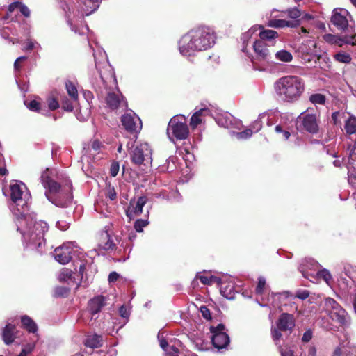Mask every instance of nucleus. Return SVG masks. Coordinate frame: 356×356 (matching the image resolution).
I'll return each mask as SVG.
<instances>
[{
	"label": "nucleus",
	"instance_id": "obj_1",
	"mask_svg": "<svg viewBox=\"0 0 356 356\" xmlns=\"http://www.w3.org/2000/svg\"><path fill=\"white\" fill-rule=\"evenodd\" d=\"M214 42L213 35L208 31L198 28L185 34L179 42L180 53L191 56L195 51L206 50Z\"/></svg>",
	"mask_w": 356,
	"mask_h": 356
},
{
	"label": "nucleus",
	"instance_id": "obj_2",
	"mask_svg": "<svg viewBox=\"0 0 356 356\" xmlns=\"http://www.w3.org/2000/svg\"><path fill=\"white\" fill-rule=\"evenodd\" d=\"M277 97L284 102H297L305 90L304 80L295 75H287L278 79L275 83Z\"/></svg>",
	"mask_w": 356,
	"mask_h": 356
},
{
	"label": "nucleus",
	"instance_id": "obj_3",
	"mask_svg": "<svg viewBox=\"0 0 356 356\" xmlns=\"http://www.w3.org/2000/svg\"><path fill=\"white\" fill-rule=\"evenodd\" d=\"M19 223L24 222L26 223V231H22L18 226L17 230L20 231L25 241L30 245L33 246L38 250H40L45 243L44 235L49 230L47 223L42 220H35L30 215L22 213L18 218Z\"/></svg>",
	"mask_w": 356,
	"mask_h": 356
},
{
	"label": "nucleus",
	"instance_id": "obj_4",
	"mask_svg": "<svg viewBox=\"0 0 356 356\" xmlns=\"http://www.w3.org/2000/svg\"><path fill=\"white\" fill-rule=\"evenodd\" d=\"M323 308L330 318L341 326L349 323L350 316L348 312L333 298L324 299Z\"/></svg>",
	"mask_w": 356,
	"mask_h": 356
},
{
	"label": "nucleus",
	"instance_id": "obj_5",
	"mask_svg": "<svg viewBox=\"0 0 356 356\" xmlns=\"http://www.w3.org/2000/svg\"><path fill=\"white\" fill-rule=\"evenodd\" d=\"M167 134L170 138L172 136L177 140L186 139L189 135V129L186 118L183 115L172 118L168 123Z\"/></svg>",
	"mask_w": 356,
	"mask_h": 356
},
{
	"label": "nucleus",
	"instance_id": "obj_6",
	"mask_svg": "<svg viewBox=\"0 0 356 356\" xmlns=\"http://www.w3.org/2000/svg\"><path fill=\"white\" fill-rule=\"evenodd\" d=\"M152 150L147 143L136 145L130 152L131 161L137 166L151 165L152 162Z\"/></svg>",
	"mask_w": 356,
	"mask_h": 356
},
{
	"label": "nucleus",
	"instance_id": "obj_7",
	"mask_svg": "<svg viewBox=\"0 0 356 356\" xmlns=\"http://www.w3.org/2000/svg\"><path fill=\"white\" fill-rule=\"evenodd\" d=\"M298 122L300 123V127L302 130L309 134H316L319 131L316 115V114L310 113L309 110L302 113L298 116Z\"/></svg>",
	"mask_w": 356,
	"mask_h": 356
},
{
	"label": "nucleus",
	"instance_id": "obj_8",
	"mask_svg": "<svg viewBox=\"0 0 356 356\" xmlns=\"http://www.w3.org/2000/svg\"><path fill=\"white\" fill-rule=\"evenodd\" d=\"M123 127L129 133H138L142 128L140 119L135 113H125L121 117Z\"/></svg>",
	"mask_w": 356,
	"mask_h": 356
},
{
	"label": "nucleus",
	"instance_id": "obj_9",
	"mask_svg": "<svg viewBox=\"0 0 356 356\" xmlns=\"http://www.w3.org/2000/svg\"><path fill=\"white\" fill-rule=\"evenodd\" d=\"M72 184L67 188L62 189L51 200L53 204L58 207H67L72 202Z\"/></svg>",
	"mask_w": 356,
	"mask_h": 356
},
{
	"label": "nucleus",
	"instance_id": "obj_10",
	"mask_svg": "<svg viewBox=\"0 0 356 356\" xmlns=\"http://www.w3.org/2000/svg\"><path fill=\"white\" fill-rule=\"evenodd\" d=\"M296 325V319L293 314L286 312L282 313L276 322L278 330L282 332H292Z\"/></svg>",
	"mask_w": 356,
	"mask_h": 356
},
{
	"label": "nucleus",
	"instance_id": "obj_11",
	"mask_svg": "<svg viewBox=\"0 0 356 356\" xmlns=\"http://www.w3.org/2000/svg\"><path fill=\"white\" fill-rule=\"evenodd\" d=\"M73 248L68 244L56 248L54 250V258L62 264H67L72 258Z\"/></svg>",
	"mask_w": 356,
	"mask_h": 356
},
{
	"label": "nucleus",
	"instance_id": "obj_12",
	"mask_svg": "<svg viewBox=\"0 0 356 356\" xmlns=\"http://www.w3.org/2000/svg\"><path fill=\"white\" fill-rule=\"evenodd\" d=\"M106 103L111 110H116L121 106L127 108L128 104L127 100L124 99L123 95L114 92H108L106 97Z\"/></svg>",
	"mask_w": 356,
	"mask_h": 356
},
{
	"label": "nucleus",
	"instance_id": "obj_13",
	"mask_svg": "<svg viewBox=\"0 0 356 356\" xmlns=\"http://www.w3.org/2000/svg\"><path fill=\"white\" fill-rule=\"evenodd\" d=\"M43 186L51 194H58L60 190V185L52 179L50 176V171L47 169L44 171L40 177Z\"/></svg>",
	"mask_w": 356,
	"mask_h": 356
},
{
	"label": "nucleus",
	"instance_id": "obj_14",
	"mask_svg": "<svg viewBox=\"0 0 356 356\" xmlns=\"http://www.w3.org/2000/svg\"><path fill=\"white\" fill-rule=\"evenodd\" d=\"M268 44L263 40H256L253 44V49L259 60H266L270 57V51L267 48Z\"/></svg>",
	"mask_w": 356,
	"mask_h": 356
},
{
	"label": "nucleus",
	"instance_id": "obj_15",
	"mask_svg": "<svg viewBox=\"0 0 356 356\" xmlns=\"http://www.w3.org/2000/svg\"><path fill=\"white\" fill-rule=\"evenodd\" d=\"M147 200V197L145 196H140L137 200L135 205L132 202V201L130 202V206L129 207L128 209L126 211L127 216L129 218L131 217L132 214H134L136 216H138L142 213L143 211V207L146 204Z\"/></svg>",
	"mask_w": 356,
	"mask_h": 356
},
{
	"label": "nucleus",
	"instance_id": "obj_16",
	"mask_svg": "<svg viewBox=\"0 0 356 356\" xmlns=\"http://www.w3.org/2000/svg\"><path fill=\"white\" fill-rule=\"evenodd\" d=\"M105 305V298L102 296H97L89 300L88 307L90 313L94 316L99 313Z\"/></svg>",
	"mask_w": 356,
	"mask_h": 356
},
{
	"label": "nucleus",
	"instance_id": "obj_17",
	"mask_svg": "<svg viewBox=\"0 0 356 356\" xmlns=\"http://www.w3.org/2000/svg\"><path fill=\"white\" fill-rule=\"evenodd\" d=\"M98 246L106 251H112L116 249V245L111 238L108 232H103L98 239Z\"/></svg>",
	"mask_w": 356,
	"mask_h": 356
},
{
	"label": "nucleus",
	"instance_id": "obj_18",
	"mask_svg": "<svg viewBox=\"0 0 356 356\" xmlns=\"http://www.w3.org/2000/svg\"><path fill=\"white\" fill-rule=\"evenodd\" d=\"M213 346L218 349L226 348L229 344V337L227 333H218L211 338Z\"/></svg>",
	"mask_w": 356,
	"mask_h": 356
},
{
	"label": "nucleus",
	"instance_id": "obj_19",
	"mask_svg": "<svg viewBox=\"0 0 356 356\" xmlns=\"http://www.w3.org/2000/svg\"><path fill=\"white\" fill-rule=\"evenodd\" d=\"M16 326L15 325L8 323L3 330L2 339L6 345H10L14 342L16 338Z\"/></svg>",
	"mask_w": 356,
	"mask_h": 356
},
{
	"label": "nucleus",
	"instance_id": "obj_20",
	"mask_svg": "<svg viewBox=\"0 0 356 356\" xmlns=\"http://www.w3.org/2000/svg\"><path fill=\"white\" fill-rule=\"evenodd\" d=\"M331 22L340 31L346 30L348 25L346 17L337 11L333 12Z\"/></svg>",
	"mask_w": 356,
	"mask_h": 356
},
{
	"label": "nucleus",
	"instance_id": "obj_21",
	"mask_svg": "<svg viewBox=\"0 0 356 356\" xmlns=\"http://www.w3.org/2000/svg\"><path fill=\"white\" fill-rule=\"evenodd\" d=\"M210 110L207 108H204L195 112L191 118L190 125L193 129L196 128L202 122V117L209 115Z\"/></svg>",
	"mask_w": 356,
	"mask_h": 356
},
{
	"label": "nucleus",
	"instance_id": "obj_22",
	"mask_svg": "<svg viewBox=\"0 0 356 356\" xmlns=\"http://www.w3.org/2000/svg\"><path fill=\"white\" fill-rule=\"evenodd\" d=\"M300 25V20L293 22L285 19H272L268 22V26L273 28L297 27Z\"/></svg>",
	"mask_w": 356,
	"mask_h": 356
},
{
	"label": "nucleus",
	"instance_id": "obj_23",
	"mask_svg": "<svg viewBox=\"0 0 356 356\" xmlns=\"http://www.w3.org/2000/svg\"><path fill=\"white\" fill-rule=\"evenodd\" d=\"M22 327L29 333H35L38 331V325L29 316L24 315L21 317Z\"/></svg>",
	"mask_w": 356,
	"mask_h": 356
},
{
	"label": "nucleus",
	"instance_id": "obj_24",
	"mask_svg": "<svg viewBox=\"0 0 356 356\" xmlns=\"http://www.w3.org/2000/svg\"><path fill=\"white\" fill-rule=\"evenodd\" d=\"M99 76L105 88L108 86L109 83L116 82L115 74L109 67H107V69H105L104 72L100 71Z\"/></svg>",
	"mask_w": 356,
	"mask_h": 356
},
{
	"label": "nucleus",
	"instance_id": "obj_25",
	"mask_svg": "<svg viewBox=\"0 0 356 356\" xmlns=\"http://www.w3.org/2000/svg\"><path fill=\"white\" fill-rule=\"evenodd\" d=\"M10 199L11 200L17 203L18 201L22 200V196L23 194V191L18 184H11L10 186Z\"/></svg>",
	"mask_w": 356,
	"mask_h": 356
},
{
	"label": "nucleus",
	"instance_id": "obj_26",
	"mask_svg": "<svg viewBox=\"0 0 356 356\" xmlns=\"http://www.w3.org/2000/svg\"><path fill=\"white\" fill-rule=\"evenodd\" d=\"M278 35L277 32L275 31L264 29L259 33L260 39L259 40H263L265 42L268 41L272 43V45H273V40L277 38Z\"/></svg>",
	"mask_w": 356,
	"mask_h": 356
},
{
	"label": "nucleus",
	"instance_id": "obj_27",
	"mask_svg": "<svg viewBox=\"0 0 356 356\" xmlns=\"http://www.w3.org/2000/svg\"><path fill=\"white\" fill-rule=\"evenodd\" d=\"M85 346L92 348H96L102 346V337L98 334L88 336Z\"/></svg>",
	"mask_w": 356,
	"mask_h": 356
},
{
	"label": "nucleus",
	"instance_id": "obj_28",
	"mask_svg": "<svg viewBox=\"0 0 356 356\" xmlns=\"http://www.w3.org/2000/svg\"><path fill=\"white\" fill-rule=\"evenodd\" d=\"M344 129L346 134L352 135L356 133V117L350 115L345 121Z\"/></svg>",
	"mask_w": 356,
	"mask_h": 356
},
{
	"label": "nucleus",
	"instance_id": "obj_29",
	"mask_svg": "<svg viewBox=\"0 0 356 356\" xmlns=\"http://www.w3.org/2000/svg\"><path fill=\"white\" fill-rule=\"evenodd\" d=\"M65 88L72 100H74V102L77 101L79 94L75 84L71 81H67L65 83Z\"/></svg>",
	"mask_w": 356,
	"mask_h": 356
},
{
	"label": "nucleus",
	"instance_id": "obj_30",
	"mask_svg": "<svg viewBox=\"0 0 356 356\" xmlns=\"http://www.w3.org/2000/svg\"><path fill=\"white\" fill-rule=\"evenodd\" d=\"M196 277L200 280L202 284L204 285H211L213 283H220V279L216 276L211 275L210 277H207L205 275H197Z\"/></svg>",
	"mask_w": 356,
	"mask_h": 356
},
{
	"label": "nucleus",
	"instance_id": "obj_31",
	"mask_svg": "<svg viewBox=\"0 0 356 356\" xmlns=\"http://www.w3.org/2000/svg\"><path fill=\"white\" fill-rule=\"evenodd\" d=\"M275 57L280 61L289 63L293 59L292 54L286 50H280L275 53Z\"/></svg>",
	"mask_w": 356,
	"mask_h": 356
},
{
	"label": "nucleus",
	"instance_id": "obj_32",
	"mask_svg": "<svg viewBox=\"0 0 356 356\" xmlns=\"http://www.w3.org/2000/svg\"><path fill=\"white\" fill-rule=\"evenodd\" d=\"M324 39L325 40V41H327L331 44H338L339 47H341L342 43L345 42V41H346V37L344 38V39H341V38H337V36L332 35V34L325 35Z\"/></svg>",
	"mask_w": 356,
	"mask_h": 356
},
{
	"label": "nucleus",
	"instance_id": "obj_33",
	"mask_svg": "<svg viewBox=\"0 0 356 356\" xmlns=\"http://www.w3.org/2000/svg\"><path fill=\"white\" fill-rule=\"evenodd\" d=\"M334 58L341 63H349L351 61V56L349 54L339 52L334 56Z\"/></svg>",
	"mask_w": 356,
	"mask_h": 356
},
{
	"label": "nucleus",
	"instance_id": "obj_34",
	"mask_svg": "<svg viewBox=\"0 0 356 356\" xmlns=\"http://www.w3.org/2000/svg\"><path fill=\"white\" fill-rule=\"evenodd\" d=\"M74 100L69 99L66 97H64L61 100L62 109L67 112H72L74 110L73 102Z\"/></svg>",
	"mask_w": 356,
	"mask_h": 356
},
{
	"label": "nucleus",
	"instance_id": "obj_35",
	"mask_svg": "<svg viewBox=\"0 0 356 356\" xmlns=\"http://www.w3.org/2000/svg\"><path fill=\"white\" fill-rule=\"evenodd\" d=\"M26 106L30 111L33 112L40 113L42 109L41 103L35 99L30 101Z\"/></svg>",
	"mask_w": 356,
	"mask_h": 356
},
{
	"label": "nucleus",
	"instance_id": "obj_36",
	"mask_svg": "<svg viewBox=\"0 0 356 356\" xmlns=\"http://www.w3.org/2000/svg\"><path fill=\"white\" fill-rule=\"evenodd\" d=\"M309 100L313 104H324L325 103V97L322 94H314L309 97Z\"/></svg>",
	"mask_w": 356,
	"mask_h": 356
},
{
	"label": "nucleus",
	"instance_id": "obj_37",
	"mask_svg": "<svg viewBox=\"0 0 356 356\" xmlns=\"http://www.w3.org/2000/svg\"><path fill=\"white\" fill-rule=\"evenodd\" d=\"M148 225V221L147 220L138 219L134 222V229L137 232H142L143 231V227H146Z\"/></svg>",
	"mask_w": 356,
	"mask_h": 356
},
{
	"label": "nucleus",
	"instance_id": "obj_38",
	"mask_svg": "<svg viewBox=\"0 0 356 356\" xmlns=\"http://www.w3.org/2000/svg\"><path fill=\"white\" fill-rule=\"evenodd\" d=\"M47 101L48 108L50 111H55L59 108V106H60L59 102L55 97H48Z\"/></svg>",
	"mask_w": 356,
	"mask_h": 356
},
{
	"label": "nucleus",
	"instance_id": "obj_39",
	"mask_svg": "<svg viewBox=\"0 0 356 356\" xmlns=\"http://www.w3.org/2000/svg\"><path fill=\"white\" fill-rule=\"evenodd\" d=\"M266 286V280L265 278L260 277L258 279V284L255 289V292L257 294L261 295L264 293V288Z\"/></svg>",
	"mask_w": 356,
	"mask_h": 356
},
{
	"label": "nucleus",
	"instance_id": "obj_40",
	"mask_svg": "<svg viewBox=\"0 0 356 356\" xmlns=\"http://www.w3.org/2000/svg\"><path fill=\"white\" fill-rule=\"evenodd\" d=\"M284 13H287L288 16L290 18L294 19H298L301 15L300 10L298 9L297 8H289L287 10H286Z\"/></svg>",
	"mask_w": 356,
	"mask_h": 356
},
{
	"label": "nucleus",
	"instance_id": "obj_41",
	"mask_svg": "<svg viewBox=\"0 0 356 356\" xmlns=\"http://www.w3.org/2000/svg\"><path fill=\"white\" fill-rule=\"evenodd\" d=\"M275 131L278 134H282V138L284 140H288L291 136V134L289 131L284 130L283 127L281 125H277L275 127Z\"/></svg>",
	"mask_w": 356,
	"mask_h": 356
},
{
	"label": "nucleus",
	"instance_id": "obj_42",
	"mask_svg": "<svg viewBox=\"0 0 356 356\" xmlns=\"http://www.w3.org/2000/svg\"><path fill=\"white\" fill-rule=\"evenodd\" d=\"M165 356H180L181 352L175 346H170L165 351Z\"/></svg>",
	"mask_w": 356,
	"mask_h": 356
},
{
	"label": "nucleus",
	"instance_id": "obj_43",
	"mask_svg": "<svg viewBox=\"0 0 356 356\" xmlns=\"http://www.w3.org/2000/svg\"><path fill=\"white\" fill-rule=\"evenodd\" d=\"M317 275L319 278L323 279L327 283H328L329 281L332 279V275H331L330 273L326 269H323L321 270H319L318 272Z\"/></svg>",
	"mask_w": 356,
	"mask_h": 356
},
{
	"label": "nucleus",
	"instance_id": "obj_44",
	"mask_svg": "<svg viewBox=\"0 0 356 356\" xmlns=\"http://www.w3.org/2000/svg\"><path fill=\"white\" fill-rule=\"evenodd\" d=\"M200 311L201 314L204 318H205L207 321L211 320L212 317H211L210 310L209 309V308L207 306H205V305L201 306L200 308Z\"/></svg>",
	"mask_w": 356,
	"mask_h": 356
},
{
	"label": "nucleus",
	"instance_id": "obj_45",
	"mask_svg": "<svg viewBox=\"0 0 356 356\" xmlns=\"http://www.w3.org/2000/svg\"><path fill=\"white\" fill-rule=\"evenodd\" d=\"M27 59L26 56L18 57L14 63V70L15 72H19L22 70V63Z\"/></svg>",
	"mask_w": 356,
	"mask_h": 356
},
{
	"label": "nucleus",
	"instance_id": "obj_46",
	"mask_svg": "<svg viewBox=\"0 0 356 356\" xmlns=\"http://www.w3.org/2000/svg\"><path fill=\"white\" fill-rule=\"evenodd\" d=\"M55 293L58 297H66L70 293V289L66 287L60 286L56 288Z\"/></svg>",
	"mask_w": 356,
	"mask_h": 356
},
{
	"label": "nucleus",
	"instance_id": "obj_47",
	"mask_svg": "<svg viewBox=\"0 0 356 356\" xmlns=\"http://www.w3.org/2000/svg\"><path fill=\"white\" fill-rule=\"evenodd\" d=\"M252 134V129L249 128L243 131L237 133V138L239 139H247L251 137Z\"/></svg>",
	"mask_w": 356,
	"mask_h": 356
},
{
	"label": "nucleus",
	"instance_id": "obj_48",
	"mask_svg": "<svg viewBox=\"0 0 356 356\" xmlns=\"http://www.w3.org/2000/svg\"><path fill=\"white\" fill-rule=\"evenodd\" d=\"M281 332L282 331L278 330V327L277 326L276 327L271 328V336L275 341H279L282 338V334Z\"/></svg>",
	"mask_w": 356,
	"mask_h": 356
},
{
	"label": "nucleus",
	"instance_id": "obj_49",
	"mask_svg": "<svg viewBox=\"0 0 356 356\" xmlns=\"http://www.w3.org/2000/svg\"><path fill=\"white\" fill-rule=\"evenodd\" d=\"M119 169H120L119 163L117 161H113L111 163V168H110L111 176L115 177L119 172Z\"/></svg>",
	"mask_w": 356,
	"mask_h": 356
},
{
	"label": "nucleus",
	"instance_id": "obj_50",
	"mask_svg": "<svg viewBox=\"0 0 356 356\" xmlns=\"http://www.w3.org/2000/svg\"><path fill=\"white\" fill-rule=\"evenodd\" d=\"M225 327L223 324L220 323L217 326H211L210 327V332L213 334H218V333H225L224 332Z\"/></svg>",
	"mask_w": 356,
	"mask_h": 356
},
{
	"label": "nucleus",
	"instance_id": "obj_51",
	"mask_svg": "<svg viewBox=\"0 0 356 356\" xmlns=\"http://www.w3.org/2000/svg\"><path fill=\"white\" fill-rule=\"evenodd\" d=\"M309 294L310 293L307 290H300L296 292L295 298L304 300L309 296Z\"/></svg>",
	"mask_w": 356,
	"mask_h": 356
},
{
	"label": "nucleus",
	"instance_id": "obj_52",
	"mask_svg": "<svg viewBox=\"0 0 356 356\" xmlns=\"http://www.w3.org/2000/svg\"><path fill=\"white\" fill-rule=\"evenodd\" d=\"M19 10L22 15H23L25 17H29L31 15L30 10L29 8L24 5L23 3L21 2V4L19 6Z\"/></svg>",
	"mask_w": 356,
	"mask_h": 356
},
{
	"label": "nucleus",
	"instance_id": "obj_53",
	"mask_svg": "<svg viewBox=\"0 0 356 356\" xmlns=\"http://www.w3.org/2000/svg\"><path fill=\"white\" fill-rule=\"evenodd\" d=\"M158 339L159 341V346L164 351L170 346L162 335L158 334Z\"/></svg>",
	"mask_w": 356,
	"mask_h": 356
},
{
	"label": "nucleus",
	"instance_id": "obj_54",
	"mask_svg": "<svg viewBox=\"0 0 356 356\" xmlns=\"http://www.w3.org/2000/svg\"><path fill=\"white\" fill-rule=\"evenodd\" d=\"M106 196V197L109 198L111 200H114L116 199L117 193L113 187H109L108 188Z\"/></svg>",
	"mask_w": 356,
	"mask_h": 356
},
{
	"label": "nucleus",
	"instance_id": "obj_55",
	"mask_svg": "<svg viewBox=\"0 0 356 356\" xmlns=\"http://www.w3.org/2000/svg\"><path fill=\"white\" fill-rule=\"evenodd\" d=\"M262 127V123L261 120H255L251 125L250 129H252V133L259 131Z\"/></svg>",
	"mask_w": 356,
	"mask_h": 356
},
{
	"label": "nucleus",
	"instance_id": "obj_56",
	"mask_svg": "<svg viewBox=\"0 0 356 356\" xmlns=\"http://www.w3.org/2000/svg\"><path fill=\"white\" fill-rule=\"evenodd\" d=\"M119 314L121 317L124 318H128L129 316V312L124 305H122L120 307Z\"/></svg>",
	"mask_w": 356,
	"mask_h": 356
},
{
	"label": "nucleus",
	"instance_id": "obj_57",
	"mask_svg": "<svg viewBox=\"0 0 356 356\" xmlns=\"http://www.w3.org/2000/svg\"><path fill=\"white\" fill-rule=\"evenodd\" d=\"M313 334L311 330H307L302 335V341L303 342L307 343L311 341L312 339Z\"/></svg>",
	"mask_w": 356,
	"mask_h": 356
},
{
	"label": "nucleus",
	"instance_id": "obj_58",
	"mask_svg": "<svg viewBox=\"0 0 356 356\" xmlns=\"http://www.w3.org/2000/svg\"><path fill=\"white\" fill-rule=\"evenodd\" d=\"M21 4L20 1L13 2L8 6V10L9 13H13L15 9L19 8Z\"/></svg>",
	"mask_w": 356,
	"mask_h": 356
},
{
	"label": "nucleus",
	"instance_id": "obj_59",
	"mask_svg": "<svg viewBox=\"0 0 356 356\" xmlns=\"http://www.w3.org/2000/svg\"><path fill=\"white\" fill-rule=\"evenodd\" d=\"M119 277V274L113 271L109 274L108 280L110 283L115 282L118 280Z\"/></svg>",
	"mask_w": 356,
	"mask_h": 356
},
{
	"label": "nucleus",
	"instance_id": "obj_60",
	"mask_svg": "<svg viewBox=\"0 0 356 356\" xmlns=\"http://www.w3.org/2000/svg\"><path fill=\"white\" fill-rule=\"evenodd\" d=\"M102 147V143L97 140H94L91 145V147L95 152H98Z\"/></svg>",
	"mask_w": 356,
	"mask_h": 356
},
{
	"label": "nucleus",
	"instance_id": "obj_61",
	"mask_svg": "<svg viewBox=\"0 0 356 356\" xmlns=\"http://www.w3.org/2000/svg\"><path fill=\"white\" fill-rule=\"evenodd\" d=\"M73 274L72 271L69 269H65L62 272V275L65 279H72Z\"/></svg>",
	"mask_w": 356,
	"mask_h": 356
},
{
	"label": "nucleus",
	"instance_id": "obj_62",
	"mask_svg": "<svg viewBox=\"0 0 356 356\" xmlns=\"http://www.w3.org/2000/svg\"><path fill=\"white\" fill-rule=\"evenodd\" d=\"M280 354L281 356H294L293 351L290 349L283 350L282 348H281Z\"/></svg>",
	"mask_w": 356,
	"mask_h": 356
},
{
	"label": "nucleus",
	"instance_id": "obj_63",
	"mask_svg": "<svg viewBox=\"0 0 356 356\" xmlns=\"http://www.w3.org/2000/svg\"><path fill=\"white\" fill-rule=\"evenodd\" d=\"M345 42L346 44H351V45H355L356 46V38H355V36L346 37Z\"/></svg>",
	"mask_w": 356,
	"mask_h": 356
},
{
	"label": "nucleus",
	"instance_id": "obj_64",
	"mask_svg": "<svg viewBox=\"0 0 356 356\" xmlns=\"http://www.w3.org/2000/svg\"><path fill=\"white\" fill-rule=\"evenodd\" d=\"M343 353H345L344 351H343V349L341 347H337L332 354V356H343Z\"/></svg>",
	"mask_w": 356,
	"mask_h": 356
}]
</instances>
